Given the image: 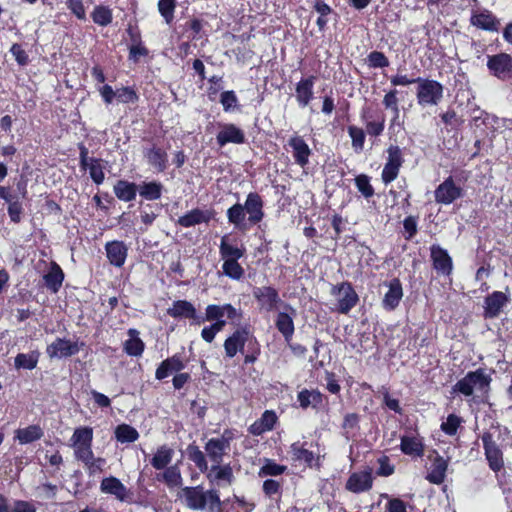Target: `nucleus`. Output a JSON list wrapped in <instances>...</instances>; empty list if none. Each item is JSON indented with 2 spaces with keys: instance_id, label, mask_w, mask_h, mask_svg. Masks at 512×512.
Instances as JSON below:
<instances>
[{
  "instance_id": "17",
  "label": "nucleus",
  "mask_w": 512,
  "mask_h": 512,
  "mask_svg": "<svg viewBox=\"0 0 512 512\" xmlns=\"http://www.w3.org/2000/svg\"><path fill=\"white\" fill-rule=\"evenodd\" d=\"M224 316L232 323H235V321L240 322L243 318V312L230 303L223 305L209 304L205 309L203 319H205V321H214L222 319Z\"/></svg>"
},
{
  "instance_id": "18",
  "label": "nucleus",
  "mask_w": 512,
  "mask_h": 512,
  "mask_svg": "<svg viewBox=\"0 0 512 512\" xmlns=\"http://www.w3.org/2000/svg\"><path fill=\"white\" fill-rule=\"evenodd\" d=\"M216 216L217 211L213 207L205 210L194 208L180 216L177 224L183 228H190L202 223L209 224L211 221L216 220Z\"/></svg>"
},
{
  "instance_id": "50",
  "label": "nucleus",
  "mask_w": 512,
  "mask_h": 512,
  "mask_svg": "<svg viewBox=\"0 0 512 512\" xmlns=\"http://www.w3.org/2000/svg\"><path fill=\"white\" fill-rule=\"evenodd\" d=\"M161 206L158 204L147 203L140 207V220L146 226H151L159 216Z\"/></svg>"
},
{
  "instance_id": "58",
  "label": "nucleus",
  "mask_w": 512,
  "mask_h": 512,
  "mask_svg": "<svg viewBox=\"0 0 512 512\" xmlns=\"http://www.w3.org/2000/svg\"><path fill=\"white\" fill-rule=\"evenodd\" d=\"M264 495L273 499L275 495L280 499L282 496V482L274 479H266L262 485Z\"/></svg>"
},
{
  "instance_id": "24",
  "label": "nucleus",
  "mask_w": 512,
  "mask_h": 512,
  "mask_svg": "<svg viewBox=\"0 0 512 512\" xmlns=\"http://www.w3.org/2000/svg\"><path fill=\"white\" fill-rule=\"evenodd\" d=\"M80 351L78 342L66 338H56L47 346L46 352L50 358H68Z\"/></svg>"
},
{
  "instance_id": "59",
  "label": "nucleus",
  "mask_w": 512,
  "mask_h": 512,
  "mask_svg": "<svg viewBox=\"0 0 512 512\" xmlns=\"http://www.w3.org/2000/svg\"><path fill=\"white\" fill-rule=\"evenodd\" d=\"M175 7V0H159L158 2V10L167 24H170L174 18Z\"/></svg>"
},
{
  "instance_id": "7",
  "label": "nucleus",
  "mask_w": 512,
  "mask_h": 512,
  "mask_svg": "<svg viewBox=\"0 0 512 512\" xmlns=\"http://www.w3.org/2000/svg\"><path fill=\"white\" fill-rule=\"evenodd\" d=\"M236 438L235 430L231 428L224 429L220 437H213L208 439L205 443L203 452L212 465L221 464L223 458L230 451L231 442Z\"/></svg>"
},
{
  "instance_id": "57",
  "label": "nucleus",
  "mask_w": 512,
  "mask_h": 512,
  "mask_svg": "<svg viewBox=\"0 0 512 512\" xmlns=\"http://www.w3.org/2000/svg\"><path fill=\"white\" fill-rule=\"evenodd\" d=\"M403 236L405 240H412L418 232V216L409 215L403 220Z\"/></svg>"
},
{
  "instance_id": "62",
  "label": "nucleus",
  "mask_w": 512,
  "mask_h": 512,
  "mask_svg": "<svg viewBox=\"0 0 512 512\" xmlns=\"http://www.w3.org/2000/svg\"><path fill=\"white\" fill-rule=\"evenodd\" d=\"M399 171L400 167L386 162L381 173L383 183L387 185L393 182L398 177Z\"/></svg>"
},
{
  "instance_id": "8",
  "label": "nucleus",
  "mask_w": 512,
  "mask_h": 512,
  "mask_svg": "<svg viewBox=\"0 0 512 512\" xmlns=\"http://www.w3.org/2000/svg\"><path fill=\"white\" fill-rule=\"evenodd\" d=\"M416 99L425 108L437 106L443 99L444 87L436 80L417 78Z\"/></svg>"
},
{
  "instance_id": "26",
  "label": "nucleus",
  "mask_w": 512,
  "mask_h": 512,
  "mask_svg": "<svg viewBox=\"0 0 512 512\" xmlns=\"http://www.w3.org/2000/svg\"><path fill=\"white\" fill-rule=\"evenodd\" d=\"M288 145L291 148V153L295 164L305 169L309 164V158L312 155V150L305 142L303 137L299 135L292 136L288 140Z\"/></svg>"
},
{
  "instance_id": "35",
  "label": "nucleus",
  "mask_w": 512,
  "mask_h": 512,
  "mask_svg": "<svg viewBox=\"0 0 512 512\" xmlns=\"http://www.w3.org/2000/svg\"><path fill=\"white\" fill-rule=\"evenodd\" d=\"M44 436V430L39 424H31L24 428H18L14 432V440L21 445L31 444Z\"/></svg>"
},
{
  "instance_id": "52",
  "label": "nucleus",
  "mask_w": 512,
  "mask_h": 512,
  "mask_svg": "<svg viewBox=\"0 0 512 512\" xmlns=\"http://www.w3.org/2000/svg\"><path fill=\"white\" fill-rule=\"evenodd\" d=\"M441 122L444 124L445 128L449 130H458L464 120L457 115L454 109L448 108L447 111L441 113L440 115Z\"/></svg>"
},
{
  "instance_id": "25",
  "label": "nucleus",
  "mask_w": 512,
  "mask_h": 512,
  "mask_svg": "<svg viewBox=\"0 0 512 512\" xmlns=\"http://www.w3.org/2000/svg\"><path fill=\"white\" fill-rule=\"evenodd\" d=\"M388 287V291L382 299V307L385 311H394L403 298V287L399 278L395 277L384 283Z\"/></svg>"
},
{
  "instance_id": "48",
  "label": "nucleus",
  "mask_w": 512,
  "mask_h": 512,
  "mask_svg": "<svg viewBox=\"0 0 512 512\" xmlns=\"http://www.w3.org/2000/svg\"><path fill=\"white\" fill-rule=\"evenodd\" d=\"M72 446H92L93 429L89 426L78 427L71 437Z\"/></svg>"
},
{
  "instance_id": "43",
  "label": "nucleus",
  "mask_w": 512,
  "mask_h": 512,
  "mask_svg": "<svg viewBox=\"0 0 512 512\" xmlns=\"http://www.w3.org/2000/svg\"><path fill=\"white\" fill-rule=\"evenodd\" d=\"M40 355L38 350L29 353H18L14 358V367L18 370H33L38 365Z\"/></svg>"
},
{
  "instance_id": "22",
  "label": "nucleus",
  "mask_w": 512,
  "mask_h": 512,
  "mask_svg": "<svg viewBox=\"0 0 512 512\" xmlns=\"http://www.w3.org/2000/svg\"><path fill=\"white\" fill-rule=\"evenodd\" d=\"M373 486V476L371 469L353 472L348 477L345 489L349 492L360 494L369 491Z\"/></svg>"
},
{
  "instance_id": "32",
  "label": "nucleus",
  "mask_w": 512,
  "mask_h": 512,
  "mask_svg": "<svg viewBox=\"0 0 512 512\" xmlns=\"http://www.w3.org/2000/svg\"><path fill=\"white\" fill-rule=\"evenodd\" d=\"M470 23L479 29L489 32H497L500 27V21L489 10L473 12Z\"/></svg>"
},
{
  "instance_id": "12",
  "label": "nucleus",
  "mask_w": 512,
  "mask_h": 512,
  "mask_svg": "<svg viewBox=\"0 0 512 512\" xmlns=\"http://www.w3.org/2000/svg\"><path fill=\"white\" fill-rule=\"evenodd\" d=\"M78 149L80 167L84 170L89 169L90 177L96 185L102 184L105 179L104 167L102 166V159L89 157L88 148L83 143L78 144Z\"/></svg>"
},
{
  "instance_id": "42",
  "label": "nucleus",
  "mask_w": 512,
  "mask_h": 512,
  "mask_svg": "<svg viewBox=\"0 0 512 512\" xmlns=\"http://www.w3.org/2000/svg\"><path fill=\"white\" fill-rule=\"evenodd\" d=\"M174 451L167 445L160 446L150 460L151 466L156 470H163L172 461Z\"/></svg>"
},
{
  "instance_id": "51",
  "label": "nucleus",
  "mask_w": 512,
  "mask_h": 512,
  "mask_svg": "<svg viewBox=\"0 0 512 512\" xmlns=\"http://www.w3.org/2000/svg\"><path fill=\"white\" fill-rule=\"evenodd\" d=\"M286 471L287 466L278 464L274 460L266 458L264 460V464L260 467L258 471V476H279L284 474Z\"/></svg>"
},
{
  "instance_id": "37",
  "label": "nucleus",
  "mask_w": 512,
  "mask_h": 512,
  "mask_svg": "<svg viewBox=\"0 0 512 512\" xmlns=\"http://www.w3.org/2000/svg\"><path fill=\"white\" fill-rule=\"evenodd\" d=\"M116 198L123 202H132L138 193V184L125 179H119L113 186Z\"/></svg>"
},
{
  "instance_id": "2",
  "label": "nucleus",
  "mask_w": 512,
  "mask_h": 512,
  "mask_svg": "<svg viewBox=\"0 0 512 512\" xmlns=\"http://www.w3.org/2000/svg\"><path fill=\"white\" fill-rule=\"evenodd\" d=\"M223 347L226 358H233L237 353L244 355L245 365L254 364L261 354V345L247 326L237 328L225 339Z\"/></svg>"
},
{
  "instance_id": "36",
  "label": "nucleus",
  "mask_w": 512,
  "mask_h": 512,
  "mask_svg": "<svg viewBox=\"0 0 512 512\" xmlns=\"http://www.w3.org/2000/svg\"><path fill=\"white\" fill-rule=\"evenodd\" d=\"M164 191V185L157 180L143 181L138 185V193L145 201L152 202L161 199Z\"/></svg>"
},
{
  "instance_id": "5",
  "label": "nucleus",
  "mask_w": 512,
  "mask_h": 512,
  "mask_svg": "<svg viewBox=\"0 0 512 512\" xmlns=\"http://www.w3.org/2000/svg\"><path fill=\"white\" fill-rule=\"evenodd\" d=\"M184 503L193 511L221 512L222 501L216 489L204 490L202 485L186 486L182 488Z\"/></svg>"
},
{
  "instance_id": "54",
  "label": "nucleus",
  "mask_w": 512,
  "mask_h": 512,
  "mask_svg": "<svg viewBox=\"0 0 512 512\" xmlns=\"http://www.w3.org/2000/svg\"><path fill=\"white\" fill-rule=\"evenodd\" d=\"M463 423V418L451 413L447 416L446 421L442 422L440 425V429L443 433L448 436H454L457 434L458 429Z\"/></svg>"
},
{
  "instance_id": "4",
  "label": "nucleus",
  "mask_w": 512,
  "mask_h": 512,
  "mask_svg": "<svg viewBox=\"0 0 512 512\" xmlns=\"http://www.w3.org/2000/svg\"><path fill=\"white\" fill-rule=\"evenodd\" d=\"M245 253L246 248L243 244H238L236 238H231L228 234L221 237L219 255L223 262L222 272L225 276L237 281L243 278L245 270L239 260L244 257Z\"/></svg>"
},
{
  "instance_id": "3",
  "label": "nucleus",
  "mask_w": 512,
  "mask_h": 512,
  "mask_svg": "<svg viewBox=\"0 0 512 512\" xmlns=\"http://www.w3.org/2000/svg\"><path fill=\"white\" fill-rule=\"evenodd\" d=\"M186 454L188 459L195 464L200 472L206 474V478L210 484H215L219 487L230 486L235 481L233 468L230 463L214 464L209 467L205 454L195 443H191L187 446Z\"/></svg>"
},
{
  "instance_id": "38",
  "label": "nucleus",
  "mask_w": 512,
  "mask_h": 512,
  "mask_svg": "<svg viewBox=\"0 0 512 512\" xmlns=\"http://www.w3.org/2000/svg\"><path fill=\"white\" fill-rule=\"evenodd\" d=\"M447 468L448 460L437 454L431 463L426 479L432 484H442L446 477Z\"/></svg>"
},
{
  "instance_id": "40",
  "label": "nucleus",
  "mask_w": 512,
  "mask_h": 512,
  "mask_svg": "<svg viewBox=\"0 0 512 512\" xmlns=\"http://www.w3.org/2000/svg\"><path fill=\"white\" fill-rule=\"evenodd\" d=\"M64 272L56 263L52 262L50 270L43 276L46 287L53 293H57L64 281Z\"/></svg>"
},
{
  "instance_id": "1",
  "label": "nucleus",
  "mask_w": 512,
  "mask_h": 512,
  "mask_svg": "<svg viewBox=\"0 0 512 512\" xmlns=\"http://www.w3.org/2000/svg\"><path fill=\"white\" fill-rule=\"evenodd\" d=\"M264 217V200L258 192L248 193L244 204L235 203L227 210L228 222L242 231L259 224Z\"/></svg>"
},
{
  "instance_id": "53",
  "label": "nucleus",
  "mask_w": 512,
  "mask_h": 512,
  "mask_svg": "<svg viewBox=\"0 0 512 512\" xmlns=\"http://www.w3.org/2000/svg\"><path fill=\"white\" fill-rule=\"evenodd\" d=\"M91 17L94 23L100 26H107L113 20L112 10L109 7L103 5L96 6L91 13Z\"/></svg>"
},
{
  "instance_id": "41",
  "label": "nucleus",
  "mask_w": 512,
  "mask_h": 512,
  "mask_svg": "<svg viewBox=\"0 0 512 512\" xmlns=\"http://www.w3.org/2000/svg\"><path fill=\"white\" fill-rule=\"evenodd\" d=\"M400 449L403 454L422 457L424 455V443L421 438L404 435L401 437Z\"/></svg>"
},
{
  "instance_id": "6",
  "label": "nucleus",
  "mask_w": 512,
  "mask_h": 512,
  "mask_svg": "<svg viewBox=\"0 0 512 512\" xmlns=\"http://www.w3.org/2000/svg\"><path fill=\"white\" fill-rule=\"evenodd\" d=\"M491 382V375L486 372V369L480 367L474 371L467 372L463 378L454 384L452 390L454 393L461 394L464 397H470L474 394V389H476L481 394L479 402L484 403L489 398Z\"/></svg>"
},
{
  "instance_id": "10",
  "label": "nucleus",
  "mask_w": 512,
  "mask_h": 512,
  "mask_svg": "<svg viewBox=\"0 0 512 512\" xmlns=\"http://www.w3.org/2000/svg\"><path fill=\"white\" fill-rule=\"evenodd\" d=\"M481 441L488 467L497 475L505 466L504 453L494 440L491 432H483L481 435Z\"/></svg>"
},
{
  "instance_id": "31",
  "label": "nucleus",
  "mask_w": 512,
  "mask_h": 512,
  "mask_svg": "<svg viewBox=\"0 0 512 512\" xmlns=\"http://www.w3.org/2000/svg\"><path fill=\"white\" fill-rule=\"evenodd\" d=\"M106 256L109 263L121 268L126 261L128 248L123 241L113 240L105 244Z\"/></svg>"
},
{
  "instance_id": "21",
  "label": "nucleus",
  "mask_w": 512,
  "mask_h": 512,
  "mask_svg": "<svg viewBox=\"0 0 512 512\" xmlns=\"http://www.w3.org/2000/svg\"><path fill=\"white\" fill-rule=\"evenodd\" d=\"M220 128L216 135V141L219 147H224L229 143L244 144L246 137L244 131L233 123H218Z\"/></svg>"
},
{
  "instance_id": "28",
  "label": "nucleus",
  "mask_w": 512,
  "mask_h": 512,
  "mask_svg": "<svg viewBox=\"0 0 512 512\" xmlns=\"http://www.w3.org/2000/svg\"><path fill=\"white\" fill-rule=\"evenodd\" d=\"M186 367L183 357L180 353H176L171 357L163 360L155 371V378L163 380L169 377L172 373H178Z\"/></svg>"
},
{
  "instance_id": "20",
  "label": "nucleus",
  "mask_w": 512,
  "mask_h": 512,
  "mask_svg": "<svg viewBox=\"0 0 512 512\" xmlns=\"http://www.w3.org/2000/svg\"><path fill=\"white\" fill-rule=\"evenodd\" d=\"M361 120L365 124V132L371 137H379L385 129V115L381 111H373L365 107L361 111Z\"/></svg>"
},
{
  "instance_id": "47",
  "label": "nucleus",
  "mask_w": 512,
  "mask_h": 512,
  "mask_svg": "<svg viewBox=\"0 0 512 512\" xmlns=\"http://www.w3.org/2000/svg\"><path fill=\"white\" fill-rule=\"evenodd\" d=\"M398 91L392 89L384 95L382 104L386 109H389L393 113V117L390 122V126H394L400 116L399 99L397 97Z\"/></svg>"
},
{
  "instance_id": "16",
  "label": "nucleus",
  "mask_w": 512,
  "mask_h": 512,
  "mask_svg": "<svg viewBox=\"0 0 512 512\" xmlns=\"http://www.w3.org/2000/svg\"><path fill=\"white\" fill-rule=\"evenodd\" d=\"M167 314L175 319H189L194 325H201L205 322L203 316L197 313L195 306L187 300L174 301L172 307L167 309Z\"/></svg>"
},
{
  "instance_id": "33",
  "label": "nucleus",
  "mask_w": 512,
  "mask_h": 512,
  "mask_svg": "<svg viewBox=\"0 0 512 512\" xmlns=\"http://www.w3.org/2000/svg\"><path fill=\"white\" fill-rule=\"evenodd\" d=\"M287 307L291 310L292 315L287 312H279L275 318V327L281 333L286 343H289L295 332L293 315L296 312L291 306L287 305Z\"/></svg>"
},
{
  "instance_id": "45",
  "label": "nucleus",
  "mask_w": 512,
  "mask_h": 512,
  "mask_svg": "<svg viewBox=\"0 0 512 512\" xmlns=\"http://www.w3.org/2000/svg\"><path fill=\"white\" fill-rule=\"evenodd\" d=\"M360 415L358 413H347L341 425L343 436L349 440L354 438L360 429Z\"/></svg>"
},
{
  "instance_id": "49",
  "label": "nucleus",
  "mask_w": 512,
  "mask_h": 512,
  "mask_svg": "<svg viewBox=\"0 0 512 512\" xmlns=\"http://www.w3.org/2000/svg\"><path fill=\"white\" fill-rule=\"evenodd\" d=\"M7 203V213L10 218V221L18 224L22 221V217L24 215V207L22 202L19 199V196L14 194Z\"/></svg>"
},
{
  "instance_id": "23",
  "label": "nucleus",
  "mask_w": 512,
  "mask_h": 512,
  "mask_svg": "<svg viewBox=\"0 0 512 512\" xmlns=\"http://www.w3.org/2000/svg\"><path fill=\"white\" fill-rule=\"evenodd\" d=\"M318 77L309 75L302 77L295 85V98L301 108L307 107L314 98V85Z\"/></svg>"
},
{
  "instance_id": "13",
  "label": "nucleus",
  "mask_w": 512,
  "mask_h": 512,
  "mask_svg": "<svg viewBox=\"0 0 512 512\" xmlns=\"http://www.w3.org/2000/svg\"><path fill=\"white\" fill-rule=\"evenodd\" d=\"M252 295L259 309L265 312L277 310L279 304L282 303L278 290L273 286H256L252 290Z\"/></svg>"
},
{
  "instance_id": "11",
  "label": "nucleus",
  "mask_w": 512,
  "mask_h": 512,
  "mask_svg": "<svg viewBox=\"0 0 512 512\" xmlns=\"http://www.w3.org/2000/svg\"><path fill=\"white\" fill-rule=\"evenodd\" d=\"M100 491L103 494L114 496L120 502L135 503L134 493L115 476L104 477L100 482Z\"/></svg>"
},
{
  "instance_id": "64",
  "label": "nucleus",
  "mask_w": 512,
  "mask_h": 512,
  "mask_svg": "<svg viewBox=\"0 0 512 512\" xmlns=\"http://www.w3.org/2000/svg\"><path fill=\"white\" fill-rule=\"evenodd\" d=\"M490 74L505 81L512 79V66H488Z\"/></svg>"
},
{
  "instance_id": "19",
  "label": "nucleus",
  "mask_w": 512,
  "mask_h": 512,
  "mask_svg": "<svg viewBox=\"0 0 512 512\" xmlns=\"http://www.w3.org/2000/svg\"><path fill=\"white\" fill-rule=\"evenodd\" d=\"M510 302V296L502 291H493L484 298L483 317L495 319Z\"/></svg>"
},
{
  "instance_id": "14",
  "label": "nucleus",
  "mask_w": 512,
  "mask_h": 512,
  "mask_svg": "<svg viewBox=\"0 0 512 512\" xmlns=\"http://www.w3.org/2000/svg\"><path fill=\"white\" fill-rule=\"evenodd\" d=\"M430 260L437 275L450 277L453 273V259L446 249L438 244L430 246Z\"/></svg>"
},
{
  "instance_id": "15",
  "label": "nucleus",
  "mask_w": 512,
  "mask_h": 512,
  "mask_svg": "<svg viewBox=\"0 0 512 512\" xmlns=\"http://www.w3.org/2000/svg\"><path fill=\"white\" fill-rule=\"evenodd\" d=\"M463 195V188L456 185L452 176L447 177L434 191L436 203L443 205H450Z\"/></svg>"
},
{
  "instance_id": "56",
  "label": "nucleus",
  "mask_w": 512,
  "mask_h": 512,
  "mask_svg": "<svg viewBox=\"0 0 512 512\" xmlns=\"http://www.w3.org/2000/svg\"><path fill=\"white\" fill-rule=\"evenodd\" d=\"M348 134L352 140V147L356 152H360L365 144V131L355 125L348 126Z\"/></svg>"
},
{
  "instance_id": "55",
  "label": "nucleus",
  "mask_w": 512,
  "mask_h": 512,
  "mask_svg": "<svg viewBox=\"0 0 512 512\" xmlns=\"http://www.w3.org/2000/svg\"><path fill=\"white\" fill-rule=\"evenodd\" d=\"M355 186L362 196L369 199L374 196L375 190L370 183V177L366 174H359L354 179Z\"/></svg>"
},
{
  "instance_id": "9",
  "label": "nucleus",
  "mask_w": 512,
  "mask_h": 512,
  "mask_svg": "<svg viewBox=\"0 0 512 512\" xmlns=\"http://www.w3.org/2000/svg\"><path fill=\"white\" fill-rule=\"evenodd\" d=\"M330 293L337 298L333 311L347 315L359 302V296L349 281H343L331 287Z\"/></svg>"
},
{
  "instance_id": "46",
  "label": "nucleus",
  "mask_w": 512,
  "mask_h": 512,
  "mask_svg": "<svg viewBox=\"0 0 512 512\" xmlns=\"http://www.w3.org/2000/svg\"><path fill=\"white\" fill-rule=\"evenodd\" d=\"M115 438L120 443H133L139 439V432L133 426L122 423L114 431Z\"/></svg>"
},
{
  "instance_id": "34",
  "label": "nucleus",
  "mask_w": 512,
  "mask_h": 512,
  "mask_svg": "<svg viewBox=\"0 0 512 512\" xmlns=\"http://www.w3.org/2000/svg\"><path fill=\"white\" fill-rule=\"evenodd\" d=\"M144 157L148 164L159 173L164 172L168 168V154L160 147L154 145L146 149L144 151Z\"/></svg>"
},
{
  "instance_id": "30",
  "label": "nucleus",
  "mask_w": 512,
  "mask_h": 512,
  "mask_svg": "<svg viewBox=\"0 0 512 512\" xmlns=\"http://www.w3.org/2000/svg\"><path fill=\"white\" fill-rule=\"evenodd\" d=\"M297 401L303 410L309 407L319 410L324 405V402L327 401V397L318 389L309 390L304 388L297 393Z\"/></svg>"
},
{
  "instance_id": "44",
  "label": "nucleus",
  "mask_w": 512,
  "mask_h": 512,
  "mask_svg": "<svg viewBox=\"0 0 512 512\" xmlns=\"http://www.w3.org/2000/svg\"><path fill=\"white\" fill-rule=\"evenodd\" d=\"M162 474H157V480L163 481L169 488H175L182 485L183 478L177 465H170L163 469Z\"/></svg>"
},
{
  "instance_id": "27",
  "label": "nucleus",
  "mask_w": 512,
  "mask_h": 512,
  "mask_svg": "<svg viewBox=\"0 0 512 512\" xmlns=\"http://www.w3.org/2000/svg\"><path fill=\"white\" fill-rule=\"evenodd\" d=\"M306 441H296L290 445L288 453L290 454L291 461L295 463H303L305 466L312 468L318 464L319 458L315 453L307 448Z\"/></svg>"
},
{
  "instance_id": "63",
  "label": "nucleus",
  "mask_w": 512,
  "mask_h": 512,
  "mask_svg": "<svg viewBox=\"0 0 512 512\" xmlns=\"http://www.w3.org/2000/svg\"><path fill=\"white\" fill-rule=\"evenodd\" d=\"M220 103L223 106L224 111L228 112L236 107L238 103L237 96L234 91H224L221 93Z\"/></svg>"
},
{
  "instance_id": "39",
  "label": "nucleus",
  "mask_w": 512,
  "mask_h": 512,
  "mask_svg": "<svg viewBox=\"0 0 512 512\" xmlns=\"http://www.w3.org/2000/svg\"><path fill=\"white\" fill-rule=\"evenodd\" d=\"M128 335L129 339L123 343L124 352L132 357L141 356L145 350V343L139 337V331L134 328H130L128 330Z\"/></svg>"
},
{
  "instance_id": "61",
  "label": "nucleus",
  "mask_w": 512,
  "mask_h": 512,
  "mask_svg": "<svg viewBox=\"0 0 512 512\" xmlns=\"http://www.w3.org/2000/svg\"><path fill=\"white\" fill-rule=\"evenodd\" d=\"M387 153H388L387 163L396 165L397 167L401 168V166L404 163V158H403L401 148L397 145H390L387 149Z\"/></svg>"
},
{
  "instance_id": "60",
  "label": "nucleus",
  "mask_w": 512,
  "mask_h": 512,
  "mask_svg": "<svg viewBox=\"0 0 512 512\" xmlns=\"http://www.w3.org/2000/svg\"><path fill=\"white\" fill-rule=\"evenodd\" d=\"M116 98L121 103H134L139 97L132 87H122L117 89Z\"/></svg>"
},
{
  "instance_id": "29",
  "label": "nucleus",
  "mask_w": 512,
  "mask_h": 512,
  "mask_svg": "<svg viewBox=\"0 0 512 512\" xmlns=\"http://www.w3.org/2000/svg\"><path fill=\"white\" fill-rule=\"evenodd\" d=\"M278 420V416L274 410H265L261 417L248 427V432L253 436H261L266 432L272 431L278 423Z\"/></svg>"
}]
</instances>
